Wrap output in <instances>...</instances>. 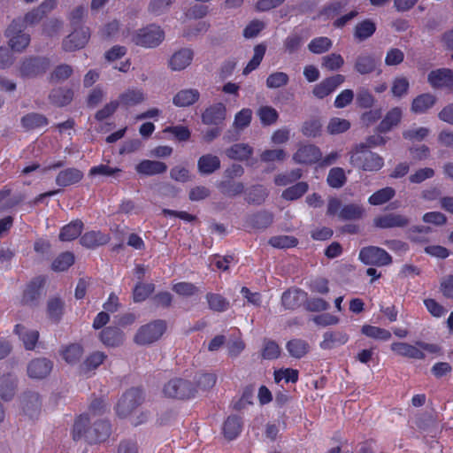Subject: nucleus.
I'll return each instance as SVG.
<instances>
[{
    "label": "nucleus",
    "mask_w": 453,
    "mask_h": 453,
    "mask_svg": "<svg viewBox=\"0 0 453 453\" xmlns=\"http://www.w3.org/2000/svg\"><path fill=\"white\" fill-rule=\"evenodd\" d=\"M90 37L89 30L86 27H81L73 30L63 41V49L65 51H74L83 48Z\"/></svg>",
    "instance_id": "6e6552de"
},
{
    "label": "nucleus",
    "mask_w": 453,
    "mask_h": 453,
    "mask_svg": "<svg viewBox=\"0 0 453 453\" xmlns=\"http://www.w3.org/2000/svg\"><path fill=\"white\" fill-rule=\"evenodd\" d=\"M121 173V169L118 167H111L108 165H98L90 168L89 176H105V177H117Z\"/></svg>",
    "instance_id": "052dcab7"
},
{
    "label": "nucleus",
    "mask_w": 453,
    "mask_h": 453,
    "mask_svg": "<svg viewBox=\"0 0 453 453\" xmlns=\"http://www.w3.org/2000/svg\"><path fill=\"white\" fill-rule=\"evenodd\" d=\"M304 296V292L300 289L288 290L283 293L281 302L285 308L295 309L299 306Z\"/></svg>",
    "instance_id": "58836bf2"
},
{
    "label": "nucleus",
    "mask_w": 453,
    "mask_h": 453,
    "mask_svg": "<svg viewBox=\"0 0 453 453\" xmlns=\"http://www.w3.org/2000/svg\"><path fill=\"white\" fill-rule=\"evenodd\" d=\"M126 38L138 46L154 48L164 41L165 33L160 27L152 24L134 33H128Z\"/></svg>",
    "instance_id": "f03ea898"
},
{
    "label": "nucleus",
    "mask_w": 453,
    "mask_h": 453,
    "mask_svg": "<svg viewBox=\"0 0 453 453\" xmlns=\"http://www.w3.org/2000/svg\"><path fill=\"white\" fill-rule=\"evenodd\" d=\"M226 117V107L223 103H216L207 107L202 114V121L205 125L219 126Z\"/></svg>",
    "instance_id": "9b49d317"
},
{
    "label": "nucleus",
    "mask_w": 453,
    "mask_h": 453,
    "mask_svg": "<svg viewBox=\"0 0 453 453\" xmlns=\"http://www.w3.org/2000/svg\"><path fill=\"white\" fill-rule=\"evenodd\" d=\"M21 122L23 127L27 129L39 128L48 124V120L45 116L35 112L24 116Z\"/></svg>",
    "instance_id": "8fccbe9b"
},
{
    "label": "nucleus",
    "mask_w": 453,
    "mask_h": 453,
    "mask_svg": "<svg viewBox=\"0 0 453 453\" xmlns=\"http://www.w3.org/2000/svg\"><path fill=\"white\" fill-rule=\"evenodd\" d=\"M241 418L236 416H231L226 418L223 426V433L226 439L234 440L242 431Z\"/></svg>",
    "instance_id": "c9c22d12"
},
{
    "label": "nucleus",
    "mask_w": 453,
    "mask_h": 453,
    "mask_svg": "<svg viewBox=\"0 0 453 453\" xmlns=\"http://www.w3.org/2000/svg\"><path fill=\"white\" fill-rule=\"evenodd\" d=\"M22 407L24 412L33 418L38 415L41 410V399L37 393H27L23 396Z\"/></svg>",
    "instance_id": "7c9ffc66"
},
{
    "label": "nucleus",
    "mask_w": 453,
    "mask_h": 453,
    "mask_svg": "<svg viewBox=\"0 0 453 453\" xmlns=\"http://www.w3.org/2000/svg\"><path fill=\"white\" fill-rule=\"evenodd\" d=\"M395 195V189L393 188L387 187L373 193L368 198V202L372 205H381L392 199Z\"/></svg>",
    "instance_id": "a19ab883"
},
{
    "label": "nucleus",
    "mask_w": 453,
    "mask_h": 453,
    "mask_svg": "<svg viewBox=\"0 0 453 453\" xmlns=\"http://www.w3.org/2000/svg\"><path fill=\"white\" fill-rule=\"evenodd\" d=\"M289 81L288 75L284 72H274L266 78V87L271 89L286 86Z\"/></svg>",
    "instance_id": "603ef678"
},
{
    "label": "nucleus",
    "mask_w": 453,
    "mask_h": 453,
    "mask_svg": "<svg viewBox=\"0 0 453 453\" xmlns=\"http://www.w3.org/2000/svg\"><path fill=\"white\" fill-rule=\"evenodd\" d=\"M344 65L343 58L337 53H331L322 58L321 65L329 71L340 69Z\"/></svg>",
    "instance_id": "13d9d810"
},
{
    "label": "nucleus",
    "mask_w": 453,
    "mask_h": 453,
    "mask_svg": "<svg viewBox=\"0 0 453 453\" xmlns=\"http://www.w3.org/2000/svg\"><path fill=\"white\" fill-rule=\"evenodd\" d=\"M194 53L190 49H180L174 52L169 59V67L173 71H181L187 68L192 62Z\"/></svg>",
    "instance_id": "dca6fc26"
},
{
    "label": "nucleus",
    "mask_w": 453,
    "mask_h": 453,
    "mask_svg": "<svg viewBox=\"0 0 453 453\" xmlns=\"http://www.w3.org/2000/svg\"><path fill=\"white\" fill-rule=\"evenodd\" d=\"M15 332L23 342L27 349H34L39 339V332L34 329H28L21 325H17Z\"/></svg>",
    "instance_id": "cd10ccee"
},
{
    "label": "nucleus",
    "mask_w": 453,
    "mask_h": 453,
    "mask_svg": "<svg viewBox=\"0 0 453 453\" xmlns=\"http://www.w3.org/2000/svg\"><path fill=\"white\" fill-rule=\"evenodd\" d=\"M15 393V381L10 377L0 379V395L3 399L10 400Z\"/></svg>",
    "instance_id": "774afa93"
},
{
    "label": "nucleus",
    "mask_w": 453,
    "mask_h": 453,
    "mask_svg": "<svg viewBox=\"0 0 453 453\" xmlns=\"http://www.w3.org/2000/svg\"><path fill=\"white\" fill-rule=\"evenodd\" d=\"M73 93L69 88H58L52 89L50 94V100L58 106H65L73 100Z\"/></svg>",
    "instance_id": "e433bc0d"
},
{
    "label": "nucleus",
    "mask_w": 453,
    "mask_h": 453,
    "mask_svg": "<svg viewBox=\"0 0 453 453\" xmlns=\"http://www.w3.org/2000/svg\"><path fill=\"white\" fill-rule=\"evenodd\" d=\"M110 241L108 234H104L99 231H90L85 233L80 242L81 244L88 249H94L101 245L106 244Z\"/></svg>",
    "instance_id": "b1692460"
},
{
    "label": "nucleus",
    "mask_w": 453,
    "mask_h": 453,
    "mask_svg": "<svg viewBox=\"0 0 453 453\" xmlns=\"http://www.w3.org/2000/svg\"><path fill=\"white\" fill-rule=\"evenodd\" d=\"M111 434V426L105 420H99L89 427L86 434V440L90 443L101 442L105 441Z\"/></svg>",
    "instance_id": "2eb2a0df"
},
{
    "label": "nucleus",
    "mask_w": 453,
    "mask_h": 453,
    "mask_svg": "<svg viewBox=\"0 0 453 453\" xmlns=\"http://www.w3.org/2000/svg\"><path fill=\"white\" fill-rule=\"evenodd\" d=\"M365 209L357 203H349L342 207L338 213V217L342 220H357L363 218Z\"/></svg>",
    "instance_id": "473e14b6"
},
{
    "label": "nucleus",
    "mask_w": 453,
    "mask_h": 453,
    "mask_svg": "<svg viewBox=\"0 0 453 453\" xmlns=\"http://www.w3.org/2000/svg\"><path fill=\"white\" fill-rule=\"evenodd\" d=\"M166 329L164 320H155L142 326L136 332L134 341L138 345H150L159 340Z\"/></svg>",
    "instance_id": "20e7f679"
},
{
    "label": "nucleus",
    "mask_w": 453,
    "mask_h": 453,
    "mask_svg": "<svg viewBox=\"0 0 453 453\" xmlns=\"http://www.w3.org/2000/svg\"><path fill=\"white\" fill-rule=\"evenodd\" d=\"M392 351L401 357L413 358V359H424L425 353L418 349V346L411 345L407 342H393L390 346Z\"/></svg>",
    "instance_id": "f3484780"
},
{
    "label": "nucleus",
    "mask_w": 453,
    "mask_h": 453,
    "mask_svg": "<svg viewBox=\"0 0 453 453\" xmlns=\"http://www.w3.org/2000/svg\"><path fill=\"white\" fill-rule=\"evenodd\" d=\"M88 418L87 416H80L74 425L73 429V437L74 440H80L81 438L86 439V434L88 433Z\"/></svg>",
    "instance_id": "69168bd1"
},
{
    "label": "nucleus",
    "mask_w": 453,
    "mask_h": 453,
    "mask_svg": "<svg viewBox=\"0 0 453 453\" xmlns=\"http://www.w3.org/2000/svg\"><path fill=\"white\" fill-rule=\"evenodd\" d=\"M155 289L152 283H138L134 289V301L136 303L144 301Z\"/></svg>",
    "instance_id": "338daca9"
},
{
    "label": "nucleus",
    "mask_w": 453,
    "mask_h": 453,
    "mask_svg": "<svg viewBox=\"0 0 453 453\" xmlns=\"http://www.w3.org/2000/svg\"><path fill=\"white\" fill-rule=\"evenodd\" d=\"M286 157L287 153L283 149L265 150L260 155L261 161L265 163L282 162Z\"/></svg>",
    "instance_id": "0e129e2a"
},
{
    "label": "nucleus",
    "mask_w": 453,
    "mask_h": 453,
    "mask_svg": "<svg viewBox=\"0 0 453 453\" xmlns=\"http://www.w3.org/2000/svg\"><path fill=\"white\" fill-rule=\"evenodd\" d=\"M74 263V256L71 252H63L52 262L51 268L56 272L67 270Z\"/></svg>",
    "instance_id": "3c124183"
},
{
    "label": "nucleus",
    "mask_w": 453,
    "mask_h": 453,
    "mask_svg": "<svg viewBox=\"0 0 453 453\" xmlns=\"http://www.w3.org/2000/svg\"><path fill=\"white\" fill-rule=\"evenodd\" d=\"M83 229V223L79 220H73L68 225L62 227L59 239L62 242H70L76 239Z\"/></svg>",
    "instance_id": "72a5a7b5"
},
{
    "label": "nucleus",
    "mask_w": 453,
    "mask_h": 453,
    "mask_svg": "<svg viewBox=\"0 0 453 453\" xmlns=\"http://www.w3.org/2000/svg\"><path fill=\"white\" fill-rule=\"evenodd\" d=\"M322 153L315 145H302L293 155V160L297 164L311 165L321 159Z\"/></svg>",
    "instance_id": "9d476101"
},
{
    "label": "nucleus",
    "mask_w": 453,
    "mask_h": 453,
    "mask_svg": "<svg viewBox=\"0 0 453 453\" xmlns=\"http://www.w3.org/2000/svg\"><path fill=\"white\" fill-rule=\"evenodd\" d=\"M436 102L434 95L426 93L415 97L411 103V111L416 114H422L432 108Z\"/></svg>",
    "instance_id": "a878e982"
},
{
    "label": "nucleus",
    "mask_w": 453,
    "mask_h": 453,
    "mask_svg": "<svg viewBox=\"0 0 453 453\" xmlns=\"http://www.w3.org/2000/svg\"><path fill=\"white\" fill-rule=\"evenodd\" d=\"M220 192L228 197H234L243 193L244 184L240 181L225 180L217 184Z\"/></svg>",
    "instance_id": "f704fd0d"
},
{
    "label": "nucleus",
    "mask_w": 453,
    "mask_h": 453,
    "mask_svg": "<svg viewBox=\"0 0 453 453\" xmlns=\"http://www.w3.org/2000/svg\"><path fill=\"white\" fill-rule=\"evenodd\" d=\"M297 239L290 235H277L270 238L269 244L277 249H288L296 246Z\"/></svg>",
    "instance_id": "bf43d9fd"
},
{
    "label": "nucleus",
    "mask_w": 453,
    "mask_h": 453,
    "mask_svg": "<svg viewBox=\"0 0 453 453\" xmlns=\"http://www.w3.org/2000/svg\"><path fill=\"white\" fill-rule=\"evenodd\" d=\"M347 180L345 172L341 167H334L327 175V183L334 188H342Z\"/></svg>",
    "instance_id": "864d4df0"
},
{
    "label": "nucleus",
    "mask_w": 453,
    "mask_h": 453,
    "mask_svg": "<svg viewBox=\"0 0 453 453\" xmlns=\"http://www.w3.org/2000/svg\"><path fill=\"white\" fill-rule=\"evenodd\" d=\"M380 60L373 54L363 52L359 54L354 64V69L359 74H369L378 70Z\"/></svg>",
    "instance_id": "f8f14e48"
},
{
    "label": "nucleus",
    "mask_w": 453,
    "mask_h": 453,
    "mask_svg": "<svg viewBox=\"0 0 453 453\" xmlns=\"http://www.w3.org/2000/svg\"><path fill=\"white\" fill-rule=\"evenodd\" d=\"M138 173L143 175H155L163 173L167 170V165L164 162L153 160H142L136 166Z\"/></svg>",
    "instance_id": "393cba45"
},
{
    "label": "nucleus",
    "mask_w": 453,
    "mask_h": 453,
    "mask_svg": "<svg viewBox=\"0 0 453 453\" xmlns=\"http://www.w3.org/2000/svg\"><path fill=\"white\" fill-rule=\"evenodd\" d=\"M102 342L109 347H117L124 342V334L118 327H106L100 333Z\"/></svg>",
    "instance_id": "bb28decb"
},
{
    "label": "nucleus",
    "mask_w": 453,
    "mask_h": 453,
    "mask_svg": "<svg viewBox=\"0 0 453 453\" xmlns=\"http://www.w3.org/2000/svg\"><path fill=\"white\" fill-rule=\"evenodd\" d=\"M197 168L202 174H211L220 168V160L212 154L203 155L198 159Z\"/></svg>",
    "instance_id": "c85d7f7f"
},
{
    "label": "nucleus",
    "mask_w": 453,
    "mask_h": 453,
    "mask_svg": "<svg viewBox=\"0 0 453 453\" xmlns=\"http://www.w3.org/2000/svg\"><path fill=\"white\" fill-rule=\"evenodd\" d=\"M350 128L349 120L341 118H332L326 127V130L330 134H339L346 132Z\"/></svg>",
    "instance_id": "4d7b16f0"
},
{
    "label": "nucleus",
    "mask_w": 453,
    "mask_h": 453,
    "mask_svg": "<svg viewBox=\"0 0 453 453\" xmlns=\"http://www.w3.org/2000/svg\"><path fill=\"white\" fill-rule=\"evenodd\" d=\"M359 259L365 265L378 266L392 263L391 256L385 250L375 246L363 248L359 253Z\"/></svg>",
    "instance_id": "423d86ee"
},
{
    "label": "nucleus",
    "mask_w": 453,
    "mask_h": 453,
    "mask_svg": "<svg viewBox=\"0 0 453 453\" xmlns=\"http://www.w3.org/2000/svg\"><path fill=\"white\" fill-rule=\"evenodd\" d=\"M345 81V77L342 74H335L328 77L313 88L312 94L319 99H323L333 93Z\"/></svg>",
    "instance_id": "1a4fd4ad"
},
{
    "label": "nucleus",
    "mask_w": 453,
    "mask_h": 453,
    "mask_svg": "<svg viewBox=\"0 0 453 453\" xmlns=\"http://www.w3.org/2000/svg\"><path fill=\"white\" fill-rule=\"evenodd\" d=\"M53 368V364L46 358H36L27 365V374L30 378L41 380L47 377Z\"/></svg>",
    "instance_id": "ddd939ff"
},
{
    "label": "nucleus",
    "mask_w": 453,
    "mask_h": 453,
    "mask_svg": "<svg viewBox=\"0 0 453 453\" xmlns=\"http://www.w3.org/2000/svg\"><path fill=\"white\" fill-rule=\"evenodd\" d=\"M410 222L408 217L399 213H388L374 219V225L380 228L405 227Z\"/></svg>",
    "instance_id": "4468645a"
},
{
    "label": "nucleus",
    "mask_w": 453,
    "mask_h": 453,
    "mask_svg": "<svg viewBox=\"0 0 453 453\" xmlns=\"http://www.w3.org/2000/svg\"><path fill=\"white\" fill-rule=\"evenodd\" d=\"M332 47V41L328 37H317L311 41L308 49L315 54H321Z\"/></svg>",
    "instance_id": "e2e57ef3"
},
{
    "label": "nucleus",
    "mask_w": 453,
    "mask_h": 453,
    "mask_svg": "<svg viewBox=\"0 0 453 453\" xmlns=\"http://www.w3.org/2000/svg\"><path fill=\"white\" fill-rule=\"evenodd\" d=\"M196 392V388L191 382L180 378L170 380L163 387V394L169 398H190L195 395Z\"/></svg>",
    "instance_id": "39448f33"
},
{
    "label": "nucleus",
    "mask_w": 453,
    "mask_h": 453,
    "mask_svg": "<svg viewBox=\"0 0 453 453\" xmlns=\"http://www.w3.org/2000/svg\"><path fill=\"white\" fill-rule=\"evenodd\" d=\"M253 154V148L248 143H235L226 150V155L234 160L244 161Z\"/></svg>",
    "instance_id": "c756f323"
},
{
    "label": "nucleus",
    "mask_w": 453,
    "mask_h": 453,
    "mask_svg": "<svg viewBox=\"0 0 453 453\" xmlns=\"http://www.w3.org/2000/svg\"><path fill=\"white\" fill-rule=\"evenodd\" d=\"M265 53V46L258 44L254 48V55L251 60L243 69V74L247 75L258 67Z\"/></svg>",
    "instance_id": "5fc2aeb1"
},
{
    "label": "nucleus",
    "mask_w": 453,
    "mask_h": 453,
    "mask_svg": "<svg viewBox=\"0 0 453 453\" xmlns=\"http://www.w3.org/2000/svg\"><path fill=\"white\" fill-rule=\"evenodd\" d=\"M8 45L14 52H22L29 45L30 35L24 31V26L19 19H14L5 31Z\"/></svg>",
    "instance_id": "7ed1b4c3"
},
{
    "label": "nucleus",
    "mask_w": 453,
    "mask_h": 453,
    "mask_svg": "<svg viewBox=\"0 0 453 453\" xmlns=\"http://www.w3.org/2000/svg\"><path fill=\"white\" fill-rule=\"evenodd\" d=\"M42 61L39 58L25 59L19 67L20 75L23 77H34L44 72Z\"/></svg>",
    "instance_id": "2f4dec72"
},
{
    "label": "nucleus",
    "mask_w": 453,
    "mask_h": 453,
    "mask_svg": "<svg viewBox=\"0 0 453 453\" xmlns=\"http://www.w3.org/2000/svg\"><path fill=\"white\" fill-rule=\"evenodd\" d=\"M142 401V394L138 388H132L127 391L117 404L118 415L127 417L141 404Z\"/></svg>",
    "instance_id": "0eeeda50"
},
{
    "label": "nucleus",
    "mask_w": 453,
    "mask_h": 453,
    "mask_svg": "<svg viewBox=\"0 0 453 453\" xmlns=\"http://www.w3.org/2000/svg\"><path fill=\"white\" fill-rule=\"evenodd\" d=\"M251 119L252 111L249 108H243L235 114L233 126L235 129L242 130L250 126Z\"/></svg>",
    "instance_id": "6e6d98bb"
},
{
    "label": "nucleus",
    "mask_w": 453,
    "mask_h": 453,
    "mask_svg": "<svg viewBox=\"0 0 453 453\" xmlns=\"http://www.w3.org/2000/svg\"><path fill=\"white\" fill-rule=\"evenodd\" d=\"M350 164L364 171H379L384 165V159L378 154L366 151L364 143L357 145L350 155Z\"/></svg>",
    "instance_id": "f257e3e1"
},
{
    "label": "nucleus",
    "mask_w": 453,
    "mask_h": 453,
    "mask_svg": "<svg viewBox=\"0 0 453 453\" xmlns=\"http://www.w3.org/2000/svg\"><path fill=\"white\" fill-rule=\"evenodd\" d=\"M262 125L271 126L277 122L279 119L278 111L272 106H261L257 112Z\"/></svg>",
    "instance_id": "37998d69"
},
{
    "label": "nucleus",
    "mask_w": 453,
    "mask_h": 453,
    "mask_svg": "<svg viewBox=\"0 0 453 453\" xmlns=\"http://www.w3.org/2000/svg\"><path fill=\"white\" fill-rule=\"evenodd\" d=\"M145 93L141 88H128L119 96V103L124 107H131L143 103Z\"/></svg>",
    "instance_id": "412c9836"
},
{
    "label": "nucleus",
    "mask_w": 453,
    "mask_h": 453,
    "mask_svg": "<svg viewBox=\"0 0 453 453\" xmlns=\"http://www.w3.org/2000/svg\"><path fill=\"white\" fill-rule=\"evenodd\" d=\"M376 30L374 22L370 19L363 20L355 27L354 36L359 42L365 41L371 37Z\"/></svg>",
    "instance_id": "4c0bfd02"
},
{
    "label": "nucleus",
    "mask_w": 453,
    "mask_h": 453,
    "mask_svg": "<svg viewBox=\"0 0 453 453\" xmlns=\"http://www.w3.org/2000/svg\"><path fill=\"white\" fill-rule=\"evenodd\" d=\"M361 332L367 337L379 341H388L391 338V333L388 330L379 326L365 325L362 326Z\"/></svg>",
    "instance_id": "79ce46f5"
},
{
    "label": "nucleus",
    "mask_w": 453,
    "mask_h": 453,
    "mask_svg": "<svg viewBox=\"0 0 453 453\" xmlns=\"http://www.w3.org/2000/svg\"><path fill=\"white\" fill-rule=\"evenodd\" d=\"M348 341L349 335L345 332L331 330L324 333L323 341L319 345L323 349H332L344 345Z\"/></svg>",
    "instance_id": "a211bd4d"
},
{
    "label": "nucleus",
    "mask_w": 453,
    "mask_h": 453,
    "mask_svg": "<svg viewBox=\"0 0 453 453\" xmlns=\"http://www.w3.org/2000/svg\"><path fill=\"white\" fill-rule=\"evenodd\" d=\"M106 359V355L102 351L91 353L81 365L83 372H88L96 369Z\"/></svg>",
    "instance_id": "49530a36"
},
{
    "label": "nucleus",
    "mask_w": 453,
    "mask_h": 453,
    "mask_svg": "<svg viewBox=\"0 0 453 453\" xmlns=\"http://www.w3.org/2000/svg\"><path fill=\"white\" fill-rule=\"evenodd\" d=\"M206 300L209 308L217 312L226 311L229 308V302L219 294L208 293Z\"/></svg>",
    "instance_id": "c03bdc74"
},
{
    "label": "nucleus",
    "mask_w": 453,
    "mask_h": 453,
    "mask_svg": "<svg viewBox=\"0 0 453 453\" xmlns=\"http://www.w3.org/2000/svg\"><path fill=\"white\" fill-rule=\"evenodd\" d=\"M309 344L302 339H293L287 343L289 355L296 358H301L309 351Z\"/></svg>",
    "instance_id": "ea45409f"
},
{
    "label": "nucleus",
    "mask_w": 453,
    "mask_h": 453,
    "mask_svg": "<svg viewBox=\"0 0 453 453\" xmlns=\"http://www.w3.org/2000/svg\"><path fill=\"white\" fill-rule=\"evenodd\" d=\"M308 190V184L304 181H300L288 188H286L282 194L281 197L288 201H293L300 198L303 195H304Z\"/></svg>",
    "instance_id": "a18cd8bd"
},
{
    "label": "nucleus",
    "mask_w": 453,
    "mask_h": 453,
    "mask_svg": "<svg viewBox=\"0 0 453 453\" xmlns=\"http://www.w3.org/2000/svg\"><path fill=\"white\" fill-rule=\"evenodd\" d=\"M64 302L60 298H50L47 305L49 318L55 322L59 321L64 312Z\"/></svg>",
    "instance_id": "09e8293b"
},
{
    "label": "nucleus",
    "mask_w": 453,
    "mask_h": 453,
    "mask_svg": "<svg viewBox=\"0 0 453 453\" xmlns=\"http://www.w3.org/2000/svg\"><path fill=\"white\" fill-rule=\"evenodd\" d=\"M83 178V173L77 168H67L61 171L56 177L59 187H67L78 183Z\"/></svg>",
    "instance_id": "5701e85b"
},
{
    "label": "nucleus",
    "mask_w": 453,
    "mask_h": 453,
    "mask_svg": "<svg viewBox=\"0 0 453 453\" xmlns=\"http://www.w3.org/2000/svg\"><path fill=\"white\" fill-rule=\"evenodd\" d=\"M61 355L66 363L73 365L80 361L83 349L80 344H71L62 350Z\"/></svg>",
    "instance_id": "de8ad7c7"
},
{
    "label": "nucleus",
    "mask_w": 453,
    "mask_h": 453,
    "mask_svg": "<svg viewBox=\"0 0 453 453\" xmlns=\"http://www.w3.org/2000/svg\"><path fill=\"white\" fill-rule=\"evenodd\" d=\"M428 81L434 88L453 87V72L446 68L432 71Z\"/></svg>",
    "instance_id": "6ab92c4d"
},
{
    "label": "nucleus",
    "mask_w": 453,
    "mask_h": 453,
    "mask_svg": "<svg viewBox=\"0 0 453 453\" xmlns=\"http://www.w3.org/2000/svg\"><path fill=\"white\" fill-rule=\"evenodd\" d=\"M403 111L400 107H394L387 112L384 119L380 121L378 130L380 133H387L396 127L402 119Z\"/></svg>",
    "instance_id": "4be33fe9"
},
{
    "label": "nucleus",
    "mask_w": 453,
    "mask_h": 453,
    "mask_svg": "<svg viewBox=\"0 0 453 453\" xmlns=\"http://www.w3.org/2000/svg\"><path fill=\"white\" fill-rule=\"evenodd\" d=\"M268 193L266 189L260 185L252 187L246 195L248 203L260 204L267 197Z\"/></svg>",
    "instance_id": "680f3d73"
},
{
    "label": "nucleus",
    "mask_w": 453,
    "mask_h": 453,
    "mask_svg": "<svg viewBox=\"0 0 453 453\" xmlns=\"http://www.w3.org/2000/svg\"><path fill=\"white\" fill-rule=\"evenodd\" d=\"M200 98V93L196 88H184L173 97V104L177 107H188L196 104Z\"/></svg>",
    "instance_id": "aec40b11"
}]
</instances>
